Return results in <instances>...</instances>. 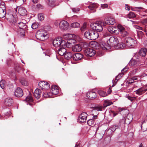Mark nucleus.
Listing matches in <instances>:
<instances>
[{"label": "nucleus", "mask_w": 147, "mask_h": 147, "mask_svg": "<svg viewBox=\"0 0 147 147\" xmlns=\"http://www.w3.org/2000/svg\"><path fill=\"white\" fill-rule=\"evenodd\" d=\"M124 42L128 47L133 48L135 47L136 43V40L131 37H126L125 38Z\"/></svg>", "instance_id": "4"}, {"label": "nucleus", "mask_w": 147, "mask_h": 147, "mask_svg": "<svg viewBox=\"0 0 147 147\" xmlns=\"http://www.w3.org/2000/svg\"><path fill=\"white\" fill-rule=\"evenodd\" d=\"M117 27L119 32L122 37H124L129 35V29H127L120 24H118Z\"/></svg>", "instance_id": "3"}, {"label": "nucleus", "mask_w": 147, "mask_h": 147, "mask_svg": "<svg viewBox=\"0 0 147 147\" xmlns=\"http://www.w3.org/2000/svg\"><path fill=\"white\" fill-rule=\"evenodd\" d=\"M143 36L144 34L142 31H139L137 32V36L139 39H141Z\"/></svg>", "instance_id": "41"}, {"label": "nucleus", "mask_w": 147, "mask_h": 147, "mask_svg": "<svg viewBox=\"0 0 147 147\" xmlns=\"http://www.w3.org/2000/svg\"><path fill=\"white\" fill-rule=\"evenodd\" d=\"M18 12L20 15L24 16L26 15L27 11L24 8L20 7L18 9Z\"/></svg>", "instance_id": "20"}, {"label": "nucleus", "mask_w": 147, "mask_h": 147, "mask_svg": "<svg viewBox=\"0 0 147 147\" xmlns=\"http://www.w3.org/2000/svg\"><path fill=\"white\" fill-rule=\"evenodd\" d=\"M125 9L127 10H130V7L127 5H125Z\"/></svg>", "instance_id": "62"}, {"label": "nucleus", "mask_w": 147, "mask_h": 147, "mask_svg": "<svg viewBox=\"0 0 147 147\" xmlns=\"http://www.w3.org/2000/svg\"><path fill=\"white\" fill-rule=\"evenodd\" d=\"M80 26V24L78 22L73 23L71 25V27L73 28H77L79 27Z\"/></svg>", "instance_id": "40"}, {"label": "nucleus", "mask_w": 147, "mask_h": 147, "mask_svg": "<svg viewBox=\"0 0 147 147\" xmlns=\"http://www.w3.org/2000/svg\"><path fill=\"white\" fill-rule=\"evenodd\" d=\"M140 64L138 60H135L134 59H131L129 62V65L132 66H136L139 65Z\"/></svg>", "instance_id": "18"}, {"label": "nucleus", "mask_w": 147, "mask_h": 147, "mask_svg": "<svg viewBox=\"0 0 147 147\" xmlns=\"http://www.w3.org/2000/svg\"><path fill=\"white\" fill-rule=\"evenodd\" d=\"M127 98L129 100L131 101H132L133 100V97L130 96H128L127 97Z\"/></svg>", "instance_id": "61"}, {"label": "nucleus", "mask_w": 147, "mask_h": 147, "mask_svg": "<svg viewBox=\"0 0 147 147\" xmlns=\"http://www.w3.org/2000/svg\"><path fill=\"white\" fill-rule=\"evenodd\" d=\"M118 145H119L121 147H124L125 146V143L124 142H118Z\"/></svg>", "instance_id": "53"}, {"label": "nucleus", "mask_w": 147, "mask_h": 147, "mask_svg": "<svg viewBox=\"0 0 147 147\" xmlns=\"http://www.w3.org/2000/svg\"><path fill=\"white\" fill-rule=\"evenodd\" d=\"M118 126V125H117V126H115V125H113V126H112V127H111L110 128V129L111 130L113 131H115L116 129L117 128H118L119 127H117Z\"/></svg>", "instance_id": "55"}, {"label": "nucleus", "mask_w": 147, "mask_h": 147, "mask_svg": "<svg viewBox=\"0 0 147 147\" xmlns=\"http://www.w3.org/2000/svg\"><path fill=\"white\" fill-rule=\"evenodd\" d=\"M87 123L89 125L92 126L94 124V121L93 119H90L88 120Z\"/></svg>", "instance_id": "46"}, {"label": "nucleus", "mask_w": 147, "mask_h": 147, "mask_svg": "<svg viewBox=\"0 0 147 147\" xmlns=\"http://www.w3.org/2000/svg\"><path fill=\"white\" fill-rule=\"evenodd\" d=\"M47 84V82H45L44 81H41L40 82H39L38 83V86H39L42 89H43V88L44 86L46 84Z\"/></svg>", "instance_id": "42"}, {"label": "nucleus", "mask_w": 147, "mask_h": 147, "mask_svg": "<svg viewBox=\"0 0 147 147\" xmlns=\"http://www.w3.org/2000/svg\"><path fill=\"white\" fill-rule=\"evenodd\" d=\"M143 9H144L142 7H136L135 11H136L138 12V13L140 15L142 16H145L146 15L142 13V11H144V10H143Z\"/></svg>", "instance_id": "29"}, {"label": "nucleus", "mask_w": 147, "mask_h": 147, "mask_svg": "<svg viewBox=\"0 0 147 147\" xmlns=\"http://www.w3.org/2000/svg\"><path fill=\"white\" fill-rule=\"evenodd\" d=\"M87 117V113L86 112H83L79 116L78 121L80 122H84L86 120Z\"/></svg>", "instance_id": "9"}, {"label": "nucleus", "mask_w": 147, "mask_h": 147, "mask_svg": "<svg viewBox=\"0 0 147 147\" xmlns=\"http://www.w3.org/2000/svg\"><path fill=\"white\" fill-rule=\"evenodd\" d=\"M144 91L145 92L147 91V85H145L144 86Z\"/></svg>", "instance_id": "64"}, {"label": "nucleus", "mask_w": 147, "mask_h": 147, "mask_svg": "<svg viewBox=\"0 0 147 147\" xmlns=\"http://www.w3.org/2000/svg\"><path fill=\"white\" fill-rule=\"evenodd\" d=\"M20 34L21 35L23 36H24L25 35L24 29H20Z\"/></svg>", "instance_id": "59"}, {"label": "nucleus", "mask_w": 147, "mask_h": 147, "mask_svg": "<svg viewBox=\"0 0 147 147\" xmlns=\"http://www.w3.org/2000/svg\"><path fill=\"white\" fill-rule=\"evenodd\" d=\"M38 27V25L36 23H34L32 24L31 26V27L33 29H36Z\"/></svg>", "instance_id": "52"}, {"label": "nucleus", "mask_w": 147, "mask_h": 147, "mask_svg": "<svg viewBox=\"0 0 147 147\" xmlns=\"http://www.w3.org/2000/svg\"><path fill=\"white\" fill-rule=\"evenodd\" d=\"M138 76H134V77H133L131 78V81H134V80H138Z\"/></svg>", "instance_id": "58"}, {"label": "nucleus", "mask_w": 147, "mask_h": 147, "mask_svg": "<svg viewBox=\"0 0 147 147\" xmlns=\"http://www.w3.org/2000/svg\"><path fill=\"white\" fill-rule=\"evenodd\" d=\"M74 40L72 39L69 40H68L67 42L65 41V44H64V47H66L67 48H70L71 47H72L73 46V43L72 41Z\"/></svg>", "instance_id": "25"}, {"label": "nucleus", "mask_w": 147, "mask_h": 147, "mask_svg": "<svg viewBox=\"0 0 147 147\" xmlns=\"http://www.w3.org/2000/svg\"><path fill=\"white\" fill-rule=\"evenodd\" d=\"M23 93L22 89L18 87L14 92L15 96L17 97H20L23 96Z\"/></svg>", "instance_id": "11"}, {"label": "nucleus", "mask_w": 147, "mask_h": 147, "mask_svg": "<svg viewBox=\"0 0 147 147\" xmlns=\"http://www.w3.org/2000/svg\"><path fill=\"white\" fill-rule=\"evenodd\" d=\"M138 70V69L136 68L134 69L132 71L130 72V74L132 75H134L137 72Z\"/></svg>", "instance_id": "57"}, {"label": "nucleus", "mask_w": 147, "mask_h": 147, "mask_svg": "<svg viewBox=\"0 0 147 147\" xmlns=\"http://www.w3.org/2000/svg\"><path fill=\"white\" fill-rule=\"evenodd\" d=\"M72 11L73 12H76L79 11V9L78 8H73L72 9Z\"/></svg>", "instance_id": "60"}, {"label": "nucleus", "mask_w": 147, "mask_h": 147, "mask_svg": "<svg viewBox=\"0 0 147 147\" xmlns=\"http://www.w3.org/2000/svg\"><path fill=\"white\" fill-rule=\"evenodd\" d=\"M38 20H42L44 19V16L42 13H39L38 15Z\"/></svg>", "instance_id": "47"}, {"label": "nucleus", "mask_w": 147, "mask_h": 147, "mask_svg": "<svg viewBox=\"0 0 147 147\" xmlns=\"http://www.w3.org/2000/svg\"><path fill=\"white\" fill-rule=\"evenodd\" d=\"M85 55L88 57H92L95 55V51L92 49L88 48L84 50Z\"/></svg>", "instance_id": "8"}, {"label": "nucleus", "mask_w": 147, "mask_h": 147, "mask_svg": "<svg viewBox=\"0 0 147 147\" xmlns=\"http://www.w3.org/2000/svg\"><path fill=\"white\" fill-rule=\"evenodd\" d=\"M36 38L40 40L43 41L45 40V38H48L47 32L44 30L38 31L36 35Z\"/></svg>", "instance_id": "5"}, {"label": "nucleus", "mask_w": 147, "mask_h": 147, "mask_svg": "<svg viewBox=\"0 0 147 147\" xmlns=\"http://www.w3.org/2000/svg\"><path fill=\"white\" fill-rule=\"evenodd\" d=\"M50 88V85L47 82V84H46L45 86H44L43 89H45V90H47Z\"/></svg>", "instance_id": "56"}, {"label": "nucleus", "mask_w": 147, "mask_h": 147, "mask_svg": "<svg viewBox=\"0 0 147 147\" xmlns=\"http://www.w3.org/2000/svg\"><path fill=\"white\" fill-rule=\"evenodd\" d=\"M136 16V15L133 12H130L128 14V17L129 18H134Z\"/></svg>", "instance_id": "49"}, {"label": "nucleus", "mask_w": 147, "mask_h": 147, "mask_svg": "<svg viewBox=\"0 0 147 147\" xmlns=\"http://www.w3.org/2000/svg\"><path fill=\"white\" fill-rule=\"evenodd\" d=\"M104 107H107L113 104V102L108 100H105L104 101Z\"/></svg>", "instance_id": "34"}, {"label": "nucleus", "mask_w": 147, "mask_h": 147, "mask_svg": "<svg viewBox=\"0 0 147 147\" xmlns=\"http://www.w3.org/2000/svg\"><path fill=\"white\" fill-rule=\"evenodd\" d=\"M106 26V23L104 22H98L92 23L90 24L91 28L96 32H100L102 31L103 29V26Z\"/></svg>", "instance_id": "2"}, {"label": "nucleus", "mask_w": 147, "mask_h": 147, "mask_svg": "<svg viewBox=\"0 0 147 147\" xmlns=\"http://www.w3.org/2000/svg\"><path fill=\"white\" fill-rule=\"evenodd\" d=\"M98 5L96 3H94L91 4L88 6V7L91 10H94L93 12L95 11V9L98 7Z\"/></svg>", "instance_id": "30"}, {"label": "nucleus", "mask_w": 147, "mask_h": 147, "mask_svg": "<svg viewBox=\"0 0 147 147\" xmlns=\"http://www.w3.org/2000/svg\"><path fill=\"white\" fill-rule=\"evenodd\" d=\"M56 0H48L47 3L48 5L51 7H54L56 5H58L55 3Z\"/></svg>", "instance_id": "24"}, {"label": "nucleus", "mask_w": 147, "mask_h": 147, "mask_svg": "<svg viewBox=\"0 0 147 147\" xmlns=\"http://www.w3.org/2000/svg\"><path fill=\"white\" fill-rule=\"evenodd\" d=\"M144 45L145 47H147V40L144 41Z\"/></svg>", "instance_id": "63"}, {"label": "nucleus", "mask_w": 147, "mask_h": 147, "mask_svg": "<svg viewBox=\"0 0 147 147\" xmlns=\"http://www.w3.org/2000/svg\"><path fill=\"white\" fill-rule=\"evenodd\" d=\"M108 30L110 33L112 34H117L118 32L117 28L114 26H109L108 28Z\"/></svg>", "instance_id": "15"}, {"label": "nucleus", "mask_w": 147, "mask_h": 147, "mask_svg": "<svg viewBox=\"0 0 147 147\" xmlns=\"http://www.w3.org/2000/svg\"><path fill=\"white\" fill-rule=\"evenodd\" d=\"M91 31H92V30H90L88 31H86L84 34L86 38L89 39H90V36H91Z\"/></svg>", "instance_id": "36"}, {"label": "nucleus", "mask_w": 147, "mask_h": 147, "mask_svg": "<svg viewBox=\"0 0 147 147\" xmlns=\"http://www.w3.org/2000/svg\"><path fill=\"white\" fill-rule=\"evenodd\" d=\"M65 43V40H62L61 38L55 39L53 42V45L56 47H57L59 46L63 47Z\"/></svg>", "instance_id": "6"}, {"label": "nucleus", "mask_w": 147, "mask_h": 147, "mask_svg": "<svg viewBox=\"0 0 147 147\" xmlns=\"http://www.w3.org/2000/svg\"><path fill=\"white\" fill-rule=\"evenodd\" d=\"M26 100L27 102H32L33 101V99L32 96L29 95L26 97Z\"/></svg>", "instance_id": "48"}, {"label": "nucleus", "mask_w": 147, "mask_h": 147, "mask_svg": "<svg viewBox=\"0 0 147 147\" xmlns=\"http://www.w3.org/2000/svg\"><path fill=\"white\" fill-rule=\"evenodd\" d=\"M52 91L51 94L56 95L59 92V90L58 87L56 85H53L51 87Z\"/></svg>", "instance_id": "22"}, {"label": "nucleus", "mask_w": 147, "mask_h": 147, "mask_svg": "<svg viewBox=\"0 0 147 147\" xmlns=\"http://www.w3.org/2000/svg\"><path fill=\"white\" fill-rule=\"evenodd\" d=\"M82 48V47L80 44H76L72 47V50L75 52L80 51Z\"/></svg>", "instance_id": "16"}, {"label": "nucleus", "mask_w": 147, "mask_h": 147, "mask_svg": "<svg viewBox=\"0 0 147 147\" xmlns=\"http://www.w3.org/2000/svg\"><path fill=\"white\" fill-rule=\"evenodd\" d=\"M86 29V24L85 23L83 24V25L81 27L80 30L82 32L84 31Z\"/></svg>", "instance_id": "50"}, {"label": "nucleus", "mask_w": 147, "mask_h": 147, "mask_svg": "<svg viewBox=\"0 0 147 147\" xmlns=\"http://www.w3.org/2000/svg\"><path fill=\"white\" fill-rule=\"evenodd\" d=\"M8 19L11 23L14 24L16 22V19L13 15H11L10 16Z\"/></svg>", "instance_id": "37"}, {"label": "nucleus", "mask_w": 147, "mask_h": 147, "mask_svg": "<svg viewBox=\"0 0 147 147\" xmlns=\"http://www.w3.org/2000/svg\"><path fill=\"white\" fill-rule=\"evenodd\" d=\"M103 107L102 106L99 105L95 107L94 109L93 110V111H101L102 110Z\"/></svg>", "instance_id": "39"}, {"label": "nucleus", "mask_w": 147, "mask_h": 147, "mask_svg": "<svg viewBox=\"0 0 147 147\" xmlns=\"http://www.w3.org/2000/svg\"><path fill=\"white\" fill-rule=\"evenodd\" d=\"M83 55L80 53H76L73 55V58L75 61L80 60L83 57Z\"/></svg>", "instance_id": "12"}, {"label": "nucleus", "mask_w": 147, "mask_h": 147, "mask_svg": "<svg viewBox=\"0 0 147 147\" xmlns=\"http://www.w3.org/2000/svg\"><path fill=\"white\" fill-rule=\"evenodd\" d=\"M41 93L42 92L40 90L37 88L35 90L34 92V95L36 98L39 99L41 96Z\"/></svg>", "instance_id": "21"}, {"label": "nucleus", "mask_w": 147, "mask_h": 147, "mask_svg": "<svg viewBox=\"0 0 147 147\" xmlns=\"http://www.w3.org/2000/svg\"><path fill=\"white\" fill-rule=\"evenodd\" d=\"M145 92L144 90L142 88H141L134 91V92H135L136 94L139 95H142Z\"/></svg>", "instance_id": "31"}, {"label": "nucleus", "mask_w": 147, "mask_h": 147, "mask_svg": "<svg viewBox=\"0 0 147 147\" xmlns=\"http://www.w3.org/2000/svg\"><path fill=\"white\" fill-rule=\"evenodd\" d=\"M66 52V49L64 47H61L58 50V54L61 56L64 55Z\"/></svg>", "instance_id": "28"}, {"label": "nucleus", "mask_w": 147, "mask_h": 147, "mask_svg": "<svg viewBox=\"0 0 147 147\" xmlns=\"http://www.w3.org/2000/svg\"><path fill=\"white\" fill-rule=\"evenodd\" d=\"M93 47L96 49H98L99 48V45L98 43L96 42H94L92 44Z\"/></svg>", "instance_id": "43"}, {"label": "nucleus", "mask_w": 147, "mask_h": 147, "mask_svg": "<svg viewBox=\"0 0 147 147\" xmlns=\"http://www.w3.org/2000/svg\"><path fill=\"white\" fill-rule=\"evenodd\" d=\"M91 34L90 40H95L98 38L99 34L97 32L92 30L91 31Z\"/></svg>", "instance_id": "14"}, {"label": "nucleus", "mask_w": 147, "mask_h": 147, "mask_svg": "<svg viewBox=\"0 0 147 147\" xmlns=\"http://www.w3.org/2000/svg\"><path fill=\"white\" fill-rule=\"evenodd\" d=\"M86 96L89 99H93L96 97V94L95 92H88L86 94Z\"/></svg>", "instance_id": "17"}, {"label": "nucleus", "mask_w": 147, "mask_h": 147, "mask_svg": "<svg viewBox=\"0 0 147 147\" xmlns=\"http://www.w3.org/2000/svg\"><path fill=\"white\" fill-rule=\"evenodd\" d=\"M20 82L23 85L25 86L28 85L27 82L24 78H22L20 80Z\"/></svg>", "instance_id": "44"}, {"label": "nucleus", "mask_w": 147, "mask_h": 147, "mask_svg": "<svg viewBox=\"0 0 147 147\" xmlns=\"http://www.w3.org/2000/svg\"><path fill=\"white\" fill-rule=\"evenodd\" d=\"M3 8L0 7V18H3L5 15L6 11L5 6H3Z\"/></svg>", "instance_id": "27"}, {"label": "nucleus", "mask_w": 147, "mask_h": 147, "mask_svg": "<svg viewBox=\"0 0 147 147\" xmlns=\"http://www.w3.org/2000/svg\"><path fill=\"white\" fill-rule=\"evenodd\" d=\"M128 69V67L127 66H126L121 70V73L119 74L116 77L115 80V82H117L119 80V79L124 74L123 73V72H125Z\"/></svg>", "instance_id": "13"}, {"label": "nucleus", "mask_w": 147, "mask_h": 147, "mask_svg": "<svg viewBox=\"0 0 147 147\" xmlns=\"http://www.w3.org/2000/svg\"><path fill=\"white\" fill-rule=\"evenodd\" d=\"M5 81L4 80H2L0 82V86L1 88L3 89L5 86Z\"/></svg>", "instance_id": "45"}, {"label": "nucleus", "mask_w": 147, "mask_h": 147, "mask_svg": "<svg viewBox=\"0 0 147 147\" xmlns=\"http://www.w3.org/2000/svg\"><path fill=\"white\" fill-rule=\"evenodd\" d=\"M72 54L71 52H66L64 55L65 58L67 59H69L73 57Z\"/></svg>", "instance_id": "33"}, {"label": "nucleus", "mask_w": 147, "mask_h": 147, "mask_svg": "<svg viewBox=\"0 0 147 147\" xmlns=\"http://www.w3.org/2000/svg\"><path fill=\"white\" fill-rule=\"evenodd\" d=\"M106 24H108L109 25H113L115 23V19L111 18H106L105 19V22H104Z\"/></svg>", "instance_id": "19"}, {"label": "nucleus", "mask_w": 147, "mask_h": 147, "mask_svg": "<svg viewBox=\"0 0 147 147\" xmlns=\"http://www.w3.org/2000/svg\"><path fill=\"white\" fill-rule=\"evenodd\" d=\"M127 119V118L125 119V117H123L119 121L118 125H117V127H121L123 126L125 123L127 124H129L131 121L132 118L131 117L130 119H129V121L128 123L126 122Z\"/></svg>", "instance_id": "10"}, {"label": "nucleus", "mask_w": 147, "mask_h": 147, "mask_svg": "<svg viewBox=\"0 0 147 147\" xmlns=\"http://www.w3.org/2000/svg\"><path fill=\"white\" fill-rule=\"evenodd\" d=\"M13 102V100L11 98H7L5 99L4 103L5 105L10 107L12 105Z\"/></svg>", "instance_id": "26"}, {"label": "nucleus", "mask_w": 147, "mask_h": 147, "mask_svg": "<svg viewBox=\"0 0 147 147\" xmlns=\"http://www.w3.org/2000/svg\"><path fill=\"white\" fill-rule=\"evenodd\" d=\"M108 5L107 4H101L100 7L102 9H105L107 8H108Z\"/></svg>", "instance_id": "54"}, {"label": "nucleus", "mask_w": 147, "mask_h": 147, "mask_svg": "<svg viewBox=\"0 0 147 147\" xmlns=\"http://www.w3.org/2000/svg\"><path fill=\"white\" fill-rule=\"evenodd\" d=\"M107 43L108 45H106L105 43L104 45L100 46L103 50L109 49H110L111 46H119L121 49H122L124 47L123 46V44L121 45L119 43L118 38L115 37H111L107 41Z\"/></svg>", "instance_id": "1"}, {"label": "nucleus", "mask_w": 147, "mask_h": 147, "mask_svg": "<svg viewBox=\"0 0 147 147\" xmlns=\"http://www.w3.org/2000/svg\"><path fill=\"white\" fill-rule=\"evenodd\" d=\"M98 92L99 95L102 97H104L107 95V93L102 90H99L98 91Z\"/></svg>", "instance_id": "35"}, {"label": "nucleus", "mask_w": 147, "mask_h": 147, "mask_svg": "<svg viewBox=\"0 0 147 147\" xmlns=\"http://www.w3.org/2000/svg\"><path fill=\"white\" fill-rule=\"evenodd\" d=\"M147 52V49L146 48H143L141 49L139 51L140 55L142 57L145 56Z\"/></svg>", "instance_id": "32"}, {"label": "nucleus", "mask_w": 147, "mask_h": 147, "mask_svg": "<svg viewBox=\"0 0 147 147\" xmlns=\"http://www.w3.org/2000/svg\"><path fill=\"white\" fill-rule=\"evenodd\" d=\"M51 93H43V96L45 97L48 98L51 96Z\"/></svg>", "instance_id": "51"}, {"label": "nucleus", "mask_w": 147, "mask_h": 147, "mask_svg": "<svg viewBox=\"0 0 147 147\" xmlns=\"http://www.w3.org/2000/svg\"><path fill=\"white\" fill-rule=\"evenodd\" d=\"M58 24H59V28L63 30H67L69 27V24L65 21H62Z\"/></svg>", "instance_id": "7"}, {"label": "nucleus", "mask_w": 147, "mask_h": 147, "mask_svg": "<svg viewBox=\"0 0 147 147\" xmlns=\"http://www.w3.org/2000/svg\"><path fill=\"white\" fill-rule=\"evenodd\" d=\"M142 128H143L144 130L147 129V121H144L141 125Z\"/></svg>", "instance_id": "38"}, {"label": "nucleus", "mask_w": 147, "mask_h": 147, "mask_svg": "<svg viewBox=\"0 0 147 147\" xmlns=\"http://www.w3.org/2000/svg\"><path fill=\"white\" fill-rule=\"evenodd\" d=\"M18 26L20 29H26L27 26L26 25V22L24 21V22H20L18 23Z\"/></svg>", "instance_id": "23"}]
</instances>
